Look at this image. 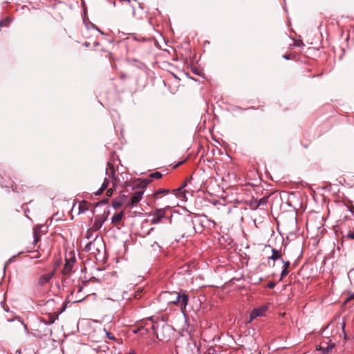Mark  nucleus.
I'll return each instance as SVG.
<instances>
[{"instance_id":"1","label":"nucleus","mask_w":354,"mask_h":354,"mask_svg":"<svg viewBox=\"0 0 354 354\" xmlns=\"http://www.w3.org/2000/svg\"><path fill=\"white\" fill-rule=\"evenodd\" d=\"M166 293L169 294L171 296H174V299L169 301V302L174 304L175 306H179L183 314L185 315V312L186 310V308L189 302L188 294L185 290H181L178 292H166Z\"/></svg>"},{"instance_id":"2","label":"nucleus","mask_w":354,"mask_h":354,"mask_svg":"<svg viewBox=\"0 0 354 354\" xmlns=\"http://www.w3.org/2000/svg\"><path fill=\"white\" fill-rule=\"evenodd\" d=\"M175 329L168 324L164 318L160 319V329L157 331L156 337L162 342H169L174 335Z\"/></svg>"},{"instance_id":"3","label":"nucleus","mask_w":354,"mask_h":354,"mask_svg":"<svg viewBox=\"0 0 354 354\" xmlns=\"http://www.w3.org/2000/svg\"><path fill=\"white\" fill-rule=\"evenodd\" d=\"M169 209V207L167 206L165 208H156L153 212H151L149 216H152L151 223L156 225L160 223L164 218L167 217V211Z\"/></svg>"},{"instance_id":"4","label":"nucleus","mask_w":354,"mask_h":354,"mask_svg":"<svg viewBox=\"0 0 354 354\" xmlns=\"http://www.w3.org/2000/svg\"><path fill=\"white\" fill-rule=\"evenodd\" d=\"M335 345L334 343L331 342V339H329L328 337H326V338L316 346V349L322 354H328L335 347Z\"/></svg>"},{"instance_id":"5","label":"nucleus","mask_w":354,"mask_h":354,"mask_svg":"<svg viewBox=\"0 0 354 354\" xmlns=\"http://www.w3.org/2000/svg\"><path fill=\"white\" fill-rule=\"evenodd\" d=\"M110 214L109 207H106V209L104 210L102 214L97 215L95 217V221L93 224L94 230H99L102 227L103 223L108 219L109 215Z\"/></svg>"},{"instance_id":"6","label":"nucleus","mask_w":354,"mask_h":354,"mask_svg":"<svg viewBox=\"0 0 354 354\" xmlns=\"http://www.w3.org/2000/svg\"><path fill=\"white\" fill-rule=\"evenodd\" d=\"M6 320L8 322H15L16 327H18L19 326H23L26 335L27 336L29 335V330L28 326L25 324L21 317H20L19 315H14L10 317H6Z\"/></svg>"},{"instance_id":"7","label":"nucleus","mask_w":354,"mask_h":354,"mask_svg":"<svg viewBox=\"0 0 354 354\" xmlns=\"http://www.w3.org/2000/svg\"><path fill=\"white\" fill-rule=\"evenodd\" d=\"M144 192V190H138L134 192L127 203V206L131 208L135 207L141 201Z\"/></svg>"},{"instance_id":"8","label":"nucleus","mask_w":354,"mask_h":354,"mask_svg":"<svg viewBox=\"0 0 354 354\" xmlns=\"http://www.w3.org/2000/svg\"><path fill=\"white\" fill-rule=\"evenodd\" d=\"M75 261L76 259L74 254L69 259L66 258V262L62 270V274L68 275L71 274Z\"/></svg>"},{"instance_id":"9","label":"nucleus","mask_w":354,"mask_h":354,"mask_svg":"<svg viewBox=\"0 0 354 354\" xmlns=\"http://www.w3.org/2000/svg\"><path fill=\"white\" fill-rule=\"evenodd\" d=\"M105 174L113 179V186H116L118 177L116 176L113 165L109 162H107V167L106 169Z\"/></svg>"},{"instance_id":"10","label":"nucleus","mask_w":354,"mask_h":354,"mask_svg":"<svg viewBox=\"0 0 354 354\" xmlns=\"http://www.w3.org/2000/svg\"><path fill=\"white\" fill-rule=\"evenodd\" d=\"M266 310L267 307L265 306L254 308L250 313V321H252L258 317L263 316Z\"/></svg>"},{"instance_id":"11","label":"nucleus","mask_w":354,"mask_h":354,"mask_svg":"<svg viewBox=\"0 0 354 354\" xmlns=\"http://www.w3.org/2000/svg\"><path fill=\"white\" fill-rule=\"evenodd\" d=\"M55 271H52L49 273L42 274L38 279V284L40 286H43L46 283H48L50 280L54 277Z\"/></svg>"},{"instance_id":"12","label":"nucleus","mask_w":354,"mask_h":354,"mask_svg":"<svg viewBox=\"0 0 354 354\" xmlns=\"http://www.w3.org/2000/svg\"><path fill=\"white\" fill-rule=\"evenodd\" d=\"M151 182L150 178H138V183L132 186V189L135 188L138 189H145L147 187V185Z\"/></svg>"},{"instance_id":"13","label":"nucleus","mask_w":354,"mask_h":354,"mask_svg":"<svg viewBox=\"0 0 354 354\" xmlns=\"http://www.w3.org/2000/svg\"><path fill=\"white\" fill-rule=\"evenodd\" d=\"M48 320H46L44 318H41V322L46 326L50 325V324H53L57 319H58L59 314L53 315V314L49 313L48 315Z\"/></svg>"},{"instance_id":"14","label":"nucleus","mask_w":354,"mask_h":354,"mask_svg":"<svg viewBox=\"0 0 354 354\" xmlns=\"http://www.w3.org/2000/svg\"><path fill=\"white\" fill-rule=\"evenodd\" d=\"M281 261L283 263V268L280 274L281 278L282 279L288 274L289 271L288 269L290 265V262L289 261H284L283 259H281Z\"/></svg>"},{"instance_id":"15","label":"nucleus","mask_w":354,"mask_h":354,"mask_svg":"<svg viewBox=\"0 0 354 354\" xmlns=\"http://www.w3.org/2000/svg\"><path fill=\"white\" fill-rule=\"evenodd\" d=\"M160 319L161 318L158 317L156 320H154L153 317H150V319L152 322L151 329L153 330L156 335H157V331L160 329Z\"/></svg>"},{"instance_id":"16","label":"nucleus","mask_w":354,"mask_h":354,"mask_svg":"<svg viewBox=\"0 0 354 354\" xmlns=\"http://www.w3.org/2000/svg\"><path fill=\"white\" fill-rule=\"evenodd\" d=\"M281 250L272 248V255L268 258V261L270 260H272L274 261L279 260V259L281 260Z\"/></svg>"},{"instance_id":"17","label":"nucleus","mask_w":354,"mask_h":354,"mask_svg":"<svg viewBox=\"0 0 354 354\" xmlns=\"http://www.w3.org/2000/svg\"><path fill=\"white\" fill-rule=\"evenodd\" d=\"M43 227H44V225H37L34 228V231H33V244H36L37 243H38L40 241V239H41L40 238V234H39V232L38 231L40 230Z\"/></svg>"},{"instance_id":"18","label":"nucleus","mask_w":354,"mask_h":354,"mask_svg":"<svg viewBox=\"0 0 354 354\" xmlns=\"http://www.w3.org/2000/svg\"><path fill=\"white\" fill-rule=\"evenodd\" d=\"M124 212L122 211L120 212H118V213H116L112 217H111V223H120L123 217H124Z\"/></svg>"},{"instance_id":"19","label":"nucleus","mask_w":354,"mask_h":354,"mask_svg":"<svg viewBox=\"0 0 354 354\" xmlns=\"http://www.w3.org/2000/svg\"><path fill=\"white\" fill-rule=\"evenodd\" d=\"M170 192H171V190L169 189H159L153 193V197L155 198V199H159V198H160L159 195H160V194L167 195V194H169Z\"/></svg>"},{"instance_id":"20","label":"nucleus","mask_w":354,"mask_h":354,"mask_svg":"<svg viewBox=\"0 0 354 354\" xmlns=\"http://www.w3.org/2000/svg\"><path fill=\"white\" fill-rule=\"evenodd\" d=\"M88 202L86 201L83 200L79 205L78 209L79 212L78 214H82L86 212L88 210V208L87 207Z\"/></svg>"},{"instance_id":"21","label":"nucleus","mask_w":354,"mask_h":354,"mask_svg":"<svg viewBox=\"0 0 354 354\" xmlns=\"http://www.w3.org/2000/svg\"><path fill=\"white\" fill-rule=\"evenodd\" d=\"M250 208L252 210H256L259 207V205H258V202H257V198H252L251 199L250 201H249V204H248Z\"/></svg>"},{"instance_id":"22","label":"nucleus","mask_w":354,"mask_h":354,"mask_svg":"<svg viewBox=\"0 0 354 354\" xmlns=\"http://www.w3.org/2000/svg\"><path fill=\"white\" fill-rule=\"evenodd\" d=\"M259 207L261 209V207L266 206L268 202V196H263L259 199H257Z\"/></svg>"},{"instance_id":"23","label":"nucleus","mask_w":354,"mask_h":354,"mask_svg":"<svg viewBox=\"0 0 354 354\" xmlns=\"http://www.w3.org/2000/svg\"><path fill=\"white\" fill-rule=\"evenodd\" d=\"M83 22H84L85 26L86 27V28H88V29L91 28V24H93V23L88 20L85 12H84Z\"/></svg>"},{"instance_id":"24","label":"nucleus","mask_w":354,"mask_h":354,"mask_svg":"<svg viewBox=\"0 0 354 354\" xmlns=\"http://www.w3.org/2000/svg\"><path fill=\"white\" fill-rule=\"evenodd\" d=\"M162 176V173H160V171H154V172H152L149 174V178H156V179H160L161 178Z\"/></svg>"},{"instance_id":"25","label":"nucleus","mask_w":354,"mask_h":354,"mask_svg":"<svg viewBox=\"0 0 354 354\" xmlns=\"http://www.w3.org/2000/svg\"><path fill=\"white\" fill-rule=\"evenodd\" d=\"M122 205V201L114 199L112 201L111 206L113 209H117L120 207Z\"/></svg>"},{"instance_id":"26","label":"nucleus","mask_w":354,"mask_h":354,"mask_svg":"<svg viewBox=\"0 0 354 354\" xmlns=\"http://www.w3.org/2000/svg\"><path fill=\"white\" fill-rule=\"evenodd\" d=\"M97 236H95V238L91 241H89L84 248V251L86 252H89L91 250V245L94 243V242L95 241V240L97 239Z\"/></svg>"},{"instance_id":"27","label":"nucleus","mask_w":354,"mask_h":354,"mask_svg":"<svg viewBox=\"0 0 354 354\" xmlns=\"http://www.w3.org/2000/svg\"><path fill=\"white\" fill-rule=\"evenodd\" d=\"M96 230H94L93 226L91 228H89L86 230L85 237L87 239H90L92 238L93 232H95Z\"/></svg>"},{"instance_id":"28","label":"nucleus","mask_w":354,"mask_h":354,"mask_svg":"<svg viewBox=\"0 0 354 354\" xmlns=\"http://www.w3.org/2000/svg\"><path fill=\"white\" fill-rule=\"evenodd\" d=\"M108 203H109V198H104L100 200V201H98L97 203H96L95 204V207H97L101 206V205H106Z\"/></svg>"},{"instance_id":"29","label":"nucleus","mask_w":354,"mask_h":354,"mask_svg":"<svg viewBox=\"0 0 354 354\" xmlns=\"http://www.w3.org/2000/svg\"><path fill=\"white\" fill-rule=\"evenodd\" d=\"M183 188L180 186L178 189L172 190L173 194L172 196L174 198H176L178 196V193H181L183 192Z\"/></svg>"},{"instance_id":"30","label":"nucleus","mask_w":354,"mask_h":354,"mask_svg":"<svg viewBox=\"0 0 354 354\" xmlns=\"http://www.w3.org/2000/svg\"><path fill=\"white\" fill-rule=\"evenodd\" d=\"M110 182L109 180L106 178L104 179V181L101 185V188H102L104 190H106L109 185Z\"/></svg>"},{"instance_id":"31","label":"nucleus","mask_w":354,"mask_h":354,"mask_svg":"<svg viewBox=\"0 0 354 354\" xmlns=\"http://www.w3.org/2000/svg\"><path fill=\"white\" fill-rule=\"evenodd\" d=\"M348 277L351 283L354 282V268L351 269L348 273Z\"/></svg>"},{"instance_id":"32","label":"nucleus","mask_w":354,"mask_h":354,"mask_svg":"<svg viewBox=\"0 0 354 354\" xmlns=\"http://www.w3.org/2000/svg\"><path fill=\"white\" fill-rule=\"evenodd\" d=\"M104 330L106 333V337L108 339H111V340H115V341L116 340V337L112 333H111L110 332L106 330L105 328Z\"/></svg>"},{"instance_id":"33","label":"nucleus","mask_w":354,"mask_h":354,"mask_svg":"<svg viewBox=\"0 0 354 354\" xmlns=\"http://www.w3.org/2000/svg\"><path fill=\"white\" fill-rule=\"evenodd\" d=\"M345 237L354 240V229L348 231V232L345 235Z\"/></svg>"},{"instance_id":"34","label":"nucleus","mask_w":354,"mask_h":354,"mask_svg":"<svg viewBox=\"0 0 354 354\" xmlns=\"http://www.w3.org/2000/svg\"><path fill=\"white\" fill-rule=\"evenodd\" d=\"M10 23V20L8 18L0 20V27L7 26Z\"/></svg>"},{"instance_id":"35","label":"nucleus","mask_w":354,"mask_h":354,"mask_svg":"<svg viewBox=\"0 0 354 354\" xmlns=\"http://www.w3.org/2000/svg\"><path fill=\"white\" fill-rule=\"evenodd\" d=\"M91 28L97 30L98 32H100L102 35H105V33L102 31L96 25L94 24H91Z\"/></svg>"},{"instance_id":"36","label":"nucleus","mask_w":354,"mask_h":354,"mask_svg":"<svg viewBox=\"0 0 354 354\" xmlns=\"http://www.w3.org/2000/svg\"><path fill=\"white\" fill-rule=\"evenodd\" d=\"M354 300V292H349L345 302Z\"/></svg>"},{"instance_id":"37","label":"nucleus","mask_w":354,"mask_h":354,"mask_svg":"<svg viewBox=\"0 0 354 354\" xmlns=\"http://www.w3.org/2000/svg\"><path fill=\"white\" fill-rule=\"evenodd\" d=\"M346 207L348 209V210L354 216V205H346Z\"/></svg>"},{"instance_id":"38","label":"nucleus","mask_w":354,"mask_h":354,"mask_svg":"<svg viewBox=\"0 0 354 354\" xmlns=\"http://www.w3.org/2000/svg\"><path fill=\"white\" fill-rule=\"evenodd\" d=\"M151 247L153 248V250H156L157 249H158L159 250H160V248H161V247L160 246V245H159L156 241H155V242L151 245Z\"/></svg>"},{"instance_id":"39","label":"nucleus","mask_w":354,"mask_h":354,"mask_svg":"<svg viewBox=\"0 0 354 354\" xmlns=\"http://www.w3.org/2000/svg\"><path fill=\"white\" fill-rule=\"evenodd\" d=\"M66 308H67V301H65L64 303L63 304V306H62L61 310L57 314H59V315L61 313H62L64 311H65Z\"/></svg>"},{"instance_id":"40","label":"nucleus","mask_w":354,"mask_h":354,"mask_svg":"<svg viewBox=\"0 0 354 354\" xmlns=\"http://www.w3.org/2000/svg\"><path fill=\"white\" fill-rule=\"evenodd\" d=\"M345 326H346V324H345V322H343L342 324V332L344 333V339H347V335H346V331H345Z\"/></svg>"},{"instance_id":"41","label":"nucleus","mask_w":354,"mask_h":354,"mask_svg":"<svg viewBox=\"0 0 354 354\" xmlns=\"http://www.w3.org/2000/svg\"><path fill=\"white\" fill-rule=\"evenodd\" d=\"M275 286H276V283L274 281H270L267 284V287L270 288V289L274 288Z\"/></svg>"},{"instance_id":"42","label":"nucleus","mask_w":354,"mask_h":354,"mask_svg":"<svg viewBox=\"0 0 354 354\" xmlns=\"http://www.w3.org/2000/svg\"><path fill=\"white\" fill-rule=\"evenodd\" d=\"M120 201H122V203H124L128 200V196L125 195V194H122L120 196Z\"/></svg>"},{"instance_id":"43","label":"nucleus","mask_w":354,"mask_h":354,"mask_svg":"<svg viewBox=\"0 0 354 354\" xmlns=\"http://www.w3.org/2000/svg\"><path fill=\"white\" fill-rule=\"evenodd\" d=\"M104 191V190L102 188L100 187L94 194L95 196H100L103 193Z\"/></svg>"},{"instance_id":"44","label":"nucleus","mask_w":354,"mask_h":354,"mask_svg":"<svg viewBox=\"0 0 354 354\" xmlns=\"http://www.w3.org/2000/svg\"><path fill=\"white\" fill-rule=\"evenodd\" d=\"M192 71L194 74H196L197 75H201V73L197 68L194 67V68H192Z\"/></svg>"},{"instance_id":"45","label":"nucleus","mask_w":354,"mask_h":354,"mask_svg":"<svg viewBox=\"0 0 354 354\" xmlns=\"http://www.w3.org/2000/svg\"><path fill=\"white\" fill-rule=\"evenodd\" d=\"M186 160H183L182 161H180L178 162H177L174 166V168L176 169L177 167H178L179 166L182 165L183 164H184Z\"/></svg>"},{"instance_id":"46","label":"nucleus","mask_w":354,"mask_h":354,"mask_svg":"<svg viewBox=\"0 0 354 354\" xmlns=\"http://www.w3.org/2000/svg\"><path fill=\"white\" fill-rule=\"evenodd\" d=\"M295 46H298V47H301V46H304V44L303 43L302 41H297L295 42Z\"/></svg>"},{"instance_id":"47","label":"nucleus","mask_w":354,"mask_h":354,"mask_svg":"<svg viewBox=\"0 0 354 354\" xmlns=\"http://www.w3.org/2000/svg\"><path fill=\"white\" fill-rule=\"evenodd\" d=\"M185 222L187 223V224H193V221L192 219L189 217V216H187V218L185 219Z\"/></svg>"},{"instance_id":"48","label":"nucleus","mask_w":354,"mask_h":354,"mask_svg":"<svg viewBox=\"0 0 354 354\" xmlns=\"http://www.w3.org/2000/svg\"><path fill=\"white\" fill-rule=\"evenodd\" d=\"M164 219H166L167 221H168V222L169 223H171V222H172V214H171L170 216H167V217L164 218Z\"/></svg>"},{"instance_id":"49","label":"nucleus","mask_w":354,"mask_h":354,"mask_svg":"<svg viewBox=\"0 0 354 354\" xmlns=\"http://www.w3.org/2000/svg\"><path fill=\"white\" fill-rule=\"evenodd\" d=\"M51 334L52 333V331L49 328H46L44 333H43V335H47L48 334Z\"/></svg>"},{"instance_id":"50","label":"nucleus","mask_w":354,"mask_h":354,"mask_svg":"<svg viewBox=\"0 0 354 354\" xmlns=\"http://www.w3.org/2000/svg\"><path fill=\"white\" fill-rule=\"evenodd\" d=\"M254 109V108L253 106L248 107V108H246V109H243V108H241V107H240V106H236V110H241V111H243V110H248V109Z\"/></svg>"},{"instance_id":"51","label":"nucleus","mask_w":354,"mask_h":354,"mask_svg":"<svg viewBox=\"0 0 354 354\" xmlns=\"http://www.w3.org/2000/svg\"><path fill=\"white\" fill-rule=\"evenodd\" d=\"M23 252H19L17 255H13L11 258L9 259L8 262H11L17 255L22 254Z\"/></svg>"},{"instance_id":"52","label":"nucleus","mask_w":354,"mask_h":354,"mask_svg":"<svg viewBox=\"0 0 354 354\" xmlns=\"http://www.w3.org/2000/svg\"><path fill=\"white\" fill-rule=\"evenodd\" d=\"M282 57L283 59H285L286 60L290 59V55H289V54H284Z\"/></svg>"},{"instance_id":"53","label":"nucleus","mask_w":354,"mask_h":354,"mask_svg":"<svg viewBox=\"0 0 354 354\" xmlns=\"http://www.w3.org/2000/svg\"><path fill=\"white\" fill-rule=\"evenodd\" d=\"M112 194H113V190L111 189H109L107 191H106V195L108 196H112Z\"/></svg>"},{"instance_id":"54","label":"nucleus","mask_w":354,"mask_h":354,"mask_svg":"<svg viewBox=\"0 0 354 354\" xmlns=\"http://www.w3.org/2000/svg\"><path fill=\"white\" fill-rule=\"evenodd\" d=\"M189 179H187L185 182H184V183H183V185H181V187H182L183 189L187 186V183H188V181H189Z\"/></svg>"},{"instance_id":"55","label":"nucleus","mask_w":354,"mask_h":354,"mask_svg":"<svg viewBox=\"0 0 354 354\" xmlns=\"http://www.w3.org/2000/svg\"><path fill=\"white\" fill-rule=\"evenodd\" d=\"M54 302H55V300L53 299H50L46 301V304H49L50 303H54Z\"/></svg>"},{"instance_id":"56","label":"nucleus","mask_w":354,"mask_h":354,"mask_svg":"<svg viewBox=\"0 0 354 354\" xmlns=\"http://www.w3.org/2000/svg\"><path fill=\"white\" fill-rule=\"evenodd\" d=\"M110 3L113 4V6H115V1H110V0H107Z\"/></svg>"},{"instance_id":"57","label":"nucleus","mask_w":354,"mask_h":354,"mask_svg":"<svg viewBox=\"0 0 354 354\" xmlns=\"http://www.w3.org/2000/svg\"><path fill=\"white\" fill-rule=\"evenodd\" d=\"M84 46L85 47H88V46H90V44H89V43H88V42H85V43L84 44Z\"/></svg>"},{"instance_id":"58","label":"nucleus","mask_w":354,"mask_h":354,"mask_svg":"<svg viewBox=\"0 0 354 354\" xmlns=\"http://www.w3.org/2000/svg\"><path fill=\"white\" fill-rule=\"evenodd\" d=\"M127 354H136V353L134 351H131L129 353H127Z\"/></svg>"},{"instance_id":"59","label":"nucleus","mask_w":354,"mask_h":354,"mask_svg":"<svg viewBox=\"0 0 354 354\" xmlns=\"http://www.w3.org/2000/svg\"><path fill=\"white\" fill-rule=\"evenodd\" d=\"M107 41H108L109 44H113V39H107Z\"/></svg>"},{"instance_id":"60","label":"nucleus","mask_w":354,"mask_h":354,"mask_svg":"<svg viewBox=\"0 0 354 354\" xmlns=\"http://www.w3.org/2000/svg\"><path fill=\"white\" fill-rule=\"evenodd\" d=\"M262 280H263L262 277H259L258 279V283H260ZM256 283H257V282Z\"/></svg>"},{"instance_id":"61","label":"nucleus","mask_w":354,"mask_h":354,"mask_svg":"<svg viewBox=\"0 0 354 354\" xmlns=\"http://www.w3.org/2000/svg\"><path fill=\"white\" fill-rule=\"evenodd\" d=\"M81 301H82L81 299H79V300L73 301V304L78 303V302H80Z\"/></svg>"},{"instance_id":"62","label":"nucleus","mask_w":354,"mask_h":354,"mask_svg":"<svg viewBox=\"0 0 354 354\" xmlns=\"http://www.w3.org/2000/svg\"><path fill=\"white\" fill-rule=\"evenodd\" d=\"M328 326H329V325H328H328H326V326H324V329H323V330H326V329L328 328Z\"/></svg>"},{"instance_id":"63","label":"nucleus","mask_w":354,"mask_h":354,"mask_svg":"<svg viewBox=\"0 0 354 354\" xmlns=\"http://www.w3.org/2000/svg\"><path fill=\"white\" fill-rule=\"evenodd\" d=\"M138 329H136V330H133V333H138Z\"/></svg>"},{"instance_id":"64","label":"nucleus","mask_w":354,"mask_h":354,"mask_svg":"<svg viewBox=\"0 0 354 354\" xmlns=\"http://www.w3.org/2000/svg\"><path fill=\"white\" fill-rule=\"evenodd\" d=\"M91 212H92V214L93 215L95 214V211L93 209V210H92Z\"/></svg>"}]
</instances>
